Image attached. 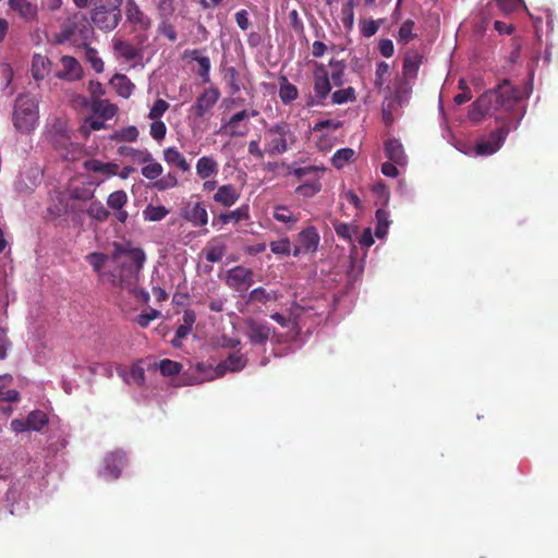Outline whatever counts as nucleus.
<instances>
[{
  "label": "nucleus",
  "instance_id": "423d86ee",
  "mask_svg": "<svg viewBox=\"0 0 558 558\" xmlns=\"http://www.w3.org/2000/svg\"><path fill=\"white\" fill-rule=\"evenodd\" d=\"M324 172L325 168L316 166L294 169L292 173L298 179L304 181V183L295 190L298 196L313 197L315 194H317L322 189L320 178L323 177Z\"/></svg>",
  "mask_w": 558,
  "mask_h": 558
},
{
  "label": "nucleus",
  "instance_id": "0e129e2a",
  "mask_svg": "<svg viewBox=\"0 0 558 558\" xmlns=\"http://www.w3.org/2000/svg\"><path fill=\"white\" fill-rule=\"evenodd\" d=\"M412 31H413V22H411V21L404 22L400 26V29H399V39L404 43H408L413 36Z\"/></svg>",
  "mask_w": 558,
  "mask_h": 558
},
{
  "label": "nucleus",
  "instance_id": "79ce46f5",
  "mask_svg": "<svg viewBox=\"0 0 558 558\" xmlns=\"http://www.w3.org/2000/svg\"><path fill=\"white\" fill-rule=\"evenodd\" d=\"M149 135L156 142L160 143L167 135V126L162 120H151Z\"/></svg>",
  "mask_w": 558,
  "mask_h": 558
},
{
  "label": "nucleus",
  "instance_id": "9b49d317",
  "mask_svg": "<svg viewBox=\"0 0 558 558\" xmlns=\"http://www.w3.org/2000/svg\"><path fill=\"white\" fill-rule=\"evenodd\" d=\"M220 98V92L217 87L210 86L203 90L196 98L195 104L192 106L191 111L197 118L205 117L217 104Z\"/></svg>",
  "mask_w": 558,
  "mask_h": 558
},
{
  "label": "nucleus",
  "instance_id": "72a5a7b5",
  "mask_svg": "<svg viewBox=\"0 0 558 558\" xmlns=\"http://www.w3.org/2000/svg\"><path fill=\"white\" fill-rule=\"evenodd\" d=\"M162 165L157 161L153 155L149 157V161H147L141 169L142 175L147 180L158 179L162 174Z\"/></svg>",
  "mask_w": 558,
  "mask_h": 558
},
{
  "label": "nucleus",
  "instance_id": "c85d7f7f",
  "mask_svg": "<svg viewBox=\"0 0 558 558\" xmlns=\"http://www.w3.org/2000/svg\"><path fill=\"white\" fill-rule=\"evenodd\" d=\"M299 96V92L295 85L290 83L286 76H281L279 80V98L284 105H289L294 101Z\"/></svg>",
  "mask_w": 558,
  "mask_h": 558
},
{
  "label": "nucleus",
  "instance_id": "c9c22d12",
  "mask_svg": "<svg viewBox=\"0 0 558 558\" xmlns=\"http://www.w3.org/2000/svg\"><path fill=\"white\" fill-rule=\"evenodd\" d=\"M28 426L32 427V430L39 432L48 424V416L44 413V411L34 410L29 412L28 416L23 420Z\"/></svg>",
  "mask_w": 558,
  "mask_h": 558
},
{
  "label": "nucleus",
  "instance_id": "8fccbe9b",
  "mask_svg": "<svg viewBox=\"0 0 558 558\" xmlns=\"http://www.w3.org/2000/svg\"><path fill=\"white\" fill-rule=\"evenodd\" d=\"M159 316L160 312L158 310L149 308L148 311L136 316L135 323L142 328H147L149 326V323L154 322Z\"/></svg>",
  "mask_w": 558,
  "mask_h": 558
},
{
  "label": "nucleus",
  "instance_id": "9d476101",
  "mask_svg": "<svg viewBox=\"0 0 558 558\" xmlns=\"http://www.w3.org/2000/svg\"><path fill=\"white\" fill-rule=\"evenodd\" d=\"M245 335L253 345H264L270 338L274 329L267 323L253 317L245 319Z\"/></svg>",
  "mask_w": 558,
  "mask_h": 558
},
{
  "label": "nucleus",
  "instance_id": "864d4df0",
  "mask_svg": "<svg viewBox=\"0 0 558 558\" xmlns=\"http://www.w3.org/2000/svg\"><path fill=\"white\" fill-rule=\"evenodd\" d=\"M194 60L199 65L198 74L202 77L203 82L207 83L209 82V72H210V60L206 56H195Z\"/></svg>",
  "mask_w": 558,
  "mask_h": 558
},
{
  "label": "nucleus",
  "instance_id": "338daca9",
  "mask_svg": "<svg viewBox=\"0 0 558 558\" xmlns=\"http://www.w3.org/2000/svg\"><path fill=\"white\" fill-rule=\"evenodd\" d=\"M377 31H378V26L375 23V21L371 20V21H363L362 22L361 33L365 37H371V36L375 35Z\"/></svg>",
  "mask_w": 558,
  "mask_h": 558
},
{
  "label": "nucleus",
  "instance_id": "de8ad7c7",
  "mask_svg": "<svg viewBox=\"0 0 558 558\" xmlns=\"http://www.w3.org/2000/svg\"><path fill=\"white\" fill-rule=\"evenodd\" d=\"M269 247L274 255L288 256L291 253V243L288 238L270 242Z\"/></svg>",
  "mask_w": 558,
  "mask_h": 558
},
{
  "label": "nucleus",
  "instance_id": "a211bd4d",
  "mask_svg": "<svg viewBox=\"0 0 558 558\" xmlns=\"http://www.w3.org/2000/svg\"><path fill=\"white\" fill-rule=\"evenodd\" d=\"M162 157L169 167H175L182 172H189L191 170V166L184 155L174 146L163 149Z\"/></svg>",
  "mask_w": 558,
  "mask_h": 558
},
{
  "label": "nucleus",
  "instance_id": "7c9ffc66",
  "mask_svg": "<svg viewBox=\"0 0 558 558\" xmlns=\"http://www.w3.org/2000/svg\"><path fill=\"white\" fill-rule=\"evenodd\" d=\"M84 168L87 171L102 173L109 177L116 174L118 166L110 162H101L97 159H90L84 162Z\"/></svg>",
  "mask_w": 558,
  "mask_h": 558
},
{
  "label": "nucleus",
  "instance_id": "f8f14e48",
  "mask_svg": "<svg viewBox=\"0 0 558 558\" xmlns=\"http://www.w3.org/2000/svg\"><path fill=\"white\" fill-rule=\"evenodd\" d=\"M60 63L62 69L56 73L58 78L75 82L83 77V68L74 57L63 56L60 59Z\"/></svg>",
  "mask_w": 558,
  "mask_h": 558
},
{
  "label": "nucleus",
  "instance_id": "20e7f679",
  "mask_svg": "<svg viewBox=\"0 0 558 558\" xmlns=\"http://www.w3.org/2000/svg\"><path fill=\"white\" fill-rule=\"evenodd\" d=\"M61 205L66 209L87 207V209H101V204L93 199V190L89 185L72 182L68 190L62 193Z\"/></svg>",
  "mask_w": 558,
  "mask_h": 558
},
{
  "label": "nucleus",
  "instance_id": "f3484780",
  "mask_svg": "<svg viewBox=\"0 0 558 558\" xmlns=\"http://www.w3.org/2000/svg\"><path fill=\"white\" fill-rule=\"evenodd\" d=\"M112 49L116 58L123 59L128 62L134 61L138 57V50L131 43L121 38L113 37L111 40Z\"/></svg>",
  "mask_w": 558,
  "mask_h": 558
},
{
  "label": "nucleus",
  "instance_id": "6e6552de",
  "mask_svg": "<svg viewBox=\"0 0 558 558\" xmlns=\"http://www.w3.org/2000/svg\"><path fill=\"white\" fill-rule=\"evenodd\" d=\"M121 19L120 10L102 4L96 5L92 12V22L101 31L114 29Z\"/></svg>",
  "mask_w": 558,
  "mask_h": 558
},
{
  "label": "nucleus",
  "instance_id": "cd10ccee",
  "mask_svg": "<svg viewBox=\"0 0 558 558\" xmlns=\"http://www.w3.org/2000/svg\"><path fill=\"white\" fill-rule=\"evenodd\" d=\"M226 244L219 239L208 242L204 248L205 259L209 263H218L226 255Z\"/></svg>",
  "mask_w": 558,
  "mask_h": 558
},
{
  "label": "nucleus",
  "instance_id": "37998d69",
  "mask_svg": "<svg viewBox=\"0 0 558 558\" xmlns=\"http://www.w3.org/2000/svg\"><path fill=\"white\" fill-rule=\"evenodd\" d=\"M178 184H179V180H178L177 174H174L172 172H168L166 175H163L161 178L159 177L158 180L154 183V186L159 191H165V190L173 189V187L178 186Z\"/></svg>",
  "mask_w": 558,
  "mask_h": 558
},
{
  "label": "nucleus",
  "instance_id": "aec40b11",
  "mask_svg": "<svg viewBox=\"0 0 558 558\" xmlns=\"http://www.w3.org/2000/svg\"><path fill=\"white\" fill-rule=\"evenodd\" d=\"M244 365H246V360H244L242 354L239 352L231 353L225 361L216 366V374L223 376L227 372H238L243 369Z\"/></svg>",
  "mask_w": 558,
  "mask_h": 558
},
{
  "label": "nucleus",
  "instance_id": "393cba45",
  "mask_svg": "<svg viewBox=\"0 0 558 558\" xmlns=\"http://www.w3.org/2000/svg\"><path fill=\"white\" fill-rule=\"evenodd\" d=\"M319 235L314 227H308L298 234L296 245L304 246L307 251L318 250Z\"/></svg>",
  "mask_w": 558,
  "mask_h": 558
},
{
  "label": "nucleus",
  "instance_id": "a878e982",
  "mask_svg": "<svg viewBox=\"0 0 558 558\" xmlns=\"http://www.w3.org/2000/svg\"><path fill=\"white\" fill-rule=\"evenodd\" d=\"M110 85L117 94L123 98H129L134 92L135 85L124 74H114L110 80Z\"/></svg>",
  "mask_w": 558,
  "mask_h": 558
},
{
  "label": "nucleus",
  "instance_id": "5fc2aeb1",
  "mask_svg": "<svg viewBox=\"0 0 558 558\" xmlns=\"http://www.w3.org/2000/svg\"><path fill=\"white\" fill-rule=\"evenodd\" d=\"M270 318H272L274 322L279 324L281 328H289L291 330H294V332L296 333L299 332L298 322H295V319H291L279 313L270 315Z\"/></svg>",
  "mask_w": 558,
  "mask_h": 558
},
{
  "label": "nucleus",
  "instance_id": "09e8293b",
  "mask_svg": "<svg viewBox=\"0 0 558 558\" xmlns=\"http://www.w3.org/2000/svg\"><path fill=\"white\" fill-rule=\"evenodd\" d=\"M128 196L123 191H116L108 196L107 203L110 209H122L126 204Z\"/></svg>",
  "mask_w": 558,
  "mask_h": 558
},
{
  "label": "nucleus",
  "instance_id": "603ef678",
  "mask_svg": "<svg viewBox=\"0 0 558 558\" xmlns=\"http://www.w3.org/2000/svg\"><path fill=\"white\" fill-rule=\"evenodd\" d=\"M377 226L376 230H374V236L378 239H384L387 234L388 221H387V211H376Z\"/></svg>",
  "mask_w": 558,
  "mask_h": 558
},
{
  "label": "nucleus",
  "instance_id": "a18cd8bd",
  "mask_svg": "<svg viewBox=\"0 0 558 558\" xmlns=\"http://www.w3.org/2000/svg\"><path fill=\"white\" fill-rule=\"evenodd\" d=\"M85 54H86L87 61L90 63L92 68L97 73L104 72V69H105L104 61L101 60V58L98 57V52L95 48L86 46Z\"/></svg>",
  "mask_w": 558,
  "mask_h": 558
},
{
  "label": "nucleus",
  "instance_id": "6e6d98bb",
  "mask_svg": "<svg viewBox=\"0 0 558 558\" xmlns=\"http://www.w3.org/2000/svg\"><path fill=\"white\" fill-rule=\"evenodd\" d=\"M496 1H497V5L499 7V9L506 14H509L524 5L523 0H496Z\"/></svg>",
  "mask_w": 558,
  "mask_h": 558
},
{
  "label": "nucleus",
  "instance_id": "4be33fe9",
  "mask_svg": "<svg viewBox=\"0 0 558 558\" xmlns=\"http://www.w3.org/2000/svg\"><path fill=\"white\" fill-rule=\"evenodd\" d=\"M281 298V294L278 291H267L263 287H257L250 291L248 296H246V304L252 303H260L266 304L269 302H277Z\"/></svg>",
  "mask_w": 558,
  "mask_h": 558
},
{
  "label": "nucleus",
  "instance_id": "13d9d810",
  "mask_svg": "<svg viewBox=\"0 0 558 558\" xmlns=\"http://www.w3.org/2000/svg\"><path fill=\"white\" fill-rule=\"evenodd\" d=\"M420 66V60L417 56H408L404 59L403 72L405 75H415Z\"/></svg>",
  "mask_w": 558,
  "mask_h": 558
},
{
  "label": "nucleus",
  "instance_id": "473e14b6",
  "mask_svg": "<svg viewBox=\"0 0 558 558\" xmlns=\"http://www.w3.org/2000/svg\"><path fill=\"white\" fill-rule=\"evenodd\" d=\"M330 68L329 78L335 86L343 85V76L347 69V64L342 60L331 59L328 63Z\"/></svg>",
  "mask_w": 558,
  "mask_h": 558
},
{
  "label": "nucleus",
  "instance_id": "f03ea898",
  "mask_svg": "<svg viewBox=\"0 0 558 558\" xmlns=\"http://www.w3.org/2000/svg\"><path fill=\"white\" fill-rule=\"evenodd\" d=\"M85 259L102 281L114 288L131 290L136 286L146 254L131 242H112L111 256L92 252Z\"/></svg>",
  "mask_w": 558,
  "mask_h": 558
},
{
  "label": "nucleus",
  "instance_id": "2eb2a0df",
  "mask_svg": "<svg viewBox=\"0 0 558 558\" xmlns=\"http://www.w3.org/2000/svg\"><path fill=\"white\" fill-rule=\"evenodd\" d=\"M8 4L25 22H34L37 19V4L31 0H9Z\"/></svg>",
  "mask_w": 558,
  "mask_h": 558
},
{
  "label": "nucleus",
  "instance_id": "1a4fd4ad",
  "mask_svg": "<svg viewBox=\"0 0 558 558\" xmlns=\"http://www.w3.org/2000/svg\"><path fill=\"white\" fill-rule=\"evenodd\" d=\"M226 286L240 293L246 291L253 286V270L236 266L226 271Z\"/></svg>",
  "mask_w": 558,
  "mask_h": 558
},
{
  "label": "nucleus",
  "instance_id": "412c9836",
  "mask_svg": "<svg viewBox=\"0 0 558 558\" xmlns=\"http://www.w3.org/2000/svg\"><path fill=\"white\" fill-rule=\"evenodd\" d=\"M385 154L388 159L398 166L407 165V155L402 144L398 140H389L385 143Z\"/></svg>",
  "mask_w": 558,
  "mask_h": 558
},
{
  "label": "nucleus",
  "instance_id": "f257e3e1",
  "mask_svg": "<svg viewBox=\"0 0 558 558\" xmlns=\"http://www.w3.org/2000/svg\"><path fill=\"white\" fill-rule=\"evenodd\" d=\"M521 94L518 88L508 81L496 88L485 92L473 102L469 117L473 121H480L486 114L493 116L505 125L481 140L476 145V153L489 156L500 149L509 132L517 129L525 114L520 105Z\"/></svg>",
  "mask_w": 558,
  "mask_h": 558
},
{
  "label": "nucleus",
  "instance_id": "774afa93",
  "mask_svg": "<svg viewBox=\"0 0 558 558\" xmlns=\"http://www.w3.org/2000/svg\"><path fill=\"white\" fill-rule=\"evenodd\" d=\"M235 21H236L238 26L243 31H246L250 26L248 14L245 10H241V11L236 12Z\"/></svg>",
  "mask_w": 558,
  "mask_h": 558
},
{
  "label": "nucleus",
  "instance_id": "58836bf2",
  "mask_svg": "<svg viewBox=\"0 0 558 558\" xmlns=\"http://www.w3.org/2000/svg\"><path fill=\"white\" fill-rule=\"evenodd\" d=\"M138 137V130L134 125H130L123 128L121 130L116 131L110 138L113 141H122V142H135Z\"/></svg>",
  "mask_w": 558,
  "mask_h": 558
},
{
  "label": "nucleus",
  "instance_id": "7ed1b4c3",
  "mask_svg": "<svg viewBox=\"0 0 558 558\" xmlns=\"http://www.w3.org/2000/svg\"><path fill=\"white\" fill-rule=\"evenodd\" d=\"M38 99L35 96L24 94L15 100L13 123L17 131L31 133L38 124Z\"/></svg>",
  "mask_w": 558,
  "mask_h": 558
},
{
  "label": "nucleus",
  "instance_id": "b1692460",
  "mask_svg": "<svg viewBox=\"0 0 558 558\" xmlns=\"http://www.w3.org/2000/svg\"><path fill=\"white\" fill-rule=\"evenodd\" d=\"M41 172L39 169H33L28 173H22L16 182L15 190L25 193L33 190L40 181Z\"/></svg>",
  "mask_w": 558,
  "mask_h": 558
},
{
  "label": "nucleus",
  "instance_id": "bf43d9fd",
  "mask_svg": "<svg viewBox=\"0 0 558 558\" xmlns=\"http://www.w3.org/2000/svg\"><path fill=\"white\" fill-rule=\"evenodd\" d=\"M130 378H132L133 383L138 387L144 386V381H146V376H144V368L140 364H134L130 367Z\"/></svg>",
  "mask_w": 558,
  "mask_h": 558
},
{
  "label": "nucleus",
  "instance_id": "052dcab7",
  "mask_svg": "<svg viewBox=\"0 0 558 558\" xmlns=\"http://www.w3.org/2000/svg\"><path fill=\"white\" fill-rule=\"evenodd\" d=\"M192 331V326L186 325H180V327L177 328V332H174V337L172 339V345L173 348H180L182 340L187 337Z\"/></svg>",
  "mask_w": 558,
  "mask_h": 558
},
{
  "label": "nucleus",
  "instance_id": "e433bc0d",
  "mask_svg": "<svg viewBox=\"0 0 558 558\" xmlns=\"http://www.w3.org/2000/svg\"><path fill=\"white\" fill-rule=\"evenodd\" d=\"M355 151L351 148H341L338 149L332 158L331 162L337 169H342L345 165H348L354 157Z\"/></svg>",
  "mask_w": 558,
  "mask_h": 558
},
{
  "label": "nucleus",
  "instance_id": "c756f323",
  "mask_svg": "<svg viewBox=\"0 0 558 558\" xmlns=\"http://www.w3.org/2000/svg\"><path fill=\"white\" fill-rule=\"evenodd\" d=\"M12 376L4 374L0 376V401L2 402H16L20 399V393L16 390L8 389L12 385Z\"/></svg>",
  "mask_w": 558,
  "mask_h": 558
},
{
  "label": "nucleus",
  "instance_id": "0eeeda50",
  "mask_svg": "<svg viewBox=\"0 0 558 558\" xmlns=\"http://www.w3.org/2000/svg\"><path fill=\"white\" fill-rule=\"evenodd\" d=\"M314 78V97L311 105H319L328 97L331 90V83L329 78V71L324 63L316 62L313 70Z\"/></svg>",
  "mask_w": 558,
  "mask_h": 558
},
{
  "label": "nucleus",
  "instance_id": "680f3d73",
  "mask_svg": "<svg viewBox=\"0 0 558 558\" xmlns=\"http://www.w3.org/2000/svg\"><path fill=\"white\" fill-rule=\"evenodd\" d=\"M353 240H356L362 248H369L374 244V235H372L371 228H365L362 234L356 235Z\"/></svg>",
  "mask_w": 558,
  "mask_h": 558
},
{
  "label": "nucleus",
  "instance_id": "6ab92c4d",
  "mask_svg": "<svg viewBox=\"0 0 558 558\" xmlns=\"http://www.w3.org/2000/svg\"><path fill=\"white\" fill-rule=\"evenodd\" d=\"M195 169L197 177L206 180L217 175L219 163L213 156H203L197 160Z\"/></svg>",
  "mask_w": 558,
  "mask_h": 558
},
{
  "label": "nucleus",
  "instance_id": "2f4dec72",
  "mask_svg": "<svg viewBox=\"0 0 558 558\" xmlns=\"http://www.w3.org/2000/svg\"><path fill=\"white\" fill-rule=\"evenodd\" d=\"M332 228H335V232L338 238L349 243H353V239L357 235V226L354 223L335 221L332 222Z\"/></svg>",
  "mask_w": 558,
  "mask_h": 558
},
{
  "label": "nucleus",
  "instance_id": "4d7b16f0",
  "mask_svg": "<svg viewBox=\"0 0 558 558\" xmlns=\"http://www.w3.org/2000/svg\"><path fill=\"white\" fill-rule=\"evenodd\" d=\"M388 73H389L388 63H386L384 61L377 63L376 77H375V82H374L376 87L380 88L384 85Z\"/></svg>",
  "mask_w": 558,
  "mask_h": 558
},
{
  "label": "nucleus",
  "instance_id": "ddd939ff",
  "mask_svg": "<svg viewBox=\"0 0 558 558\" xmlns=\"http://www.w3.org/2000/svg\"><path fill=\"white\" fill-rule=\"evenodd\" d=\"M125 16L136 31H146L151 25L150 19L140 9L134 0L126 1Z\"/></svg>",
  "mask_w": 558,
  "mask_h": 558
},
{
  "label": "nucleus",
  "instance_id": "4468645a",
  "mask_svg": "<svg viewBox=\"0 0 558 558\" xmlns=\"http://www.w3.org/2000/svg\"><path fill=\"white\" fill-rule=\"evenodd\" d=\"M125 463V456L121 452H110L105 457V469H102V476L109 480H117L122 472L123 464Z\"/></svg>",
  "mask_w": 558,
  "mask_h": 558
},
{
  "label": "nucleus",
  "instance_id": "f704fd0d",
  "mask_svg": "<svg viewBox=\"0 0 558 558\" xmlns=\"http://www.w3.org/2000/svg\"><path fill=\"white\" fill-rule=\"evenodd\" d=\"M247 211H221L218 217L214 219V227H222L229 222H239L247 219Z\"/></svg>",
  "mask_w": 558,
  "mask_h": 558
},
{
  "label": "nucleus",
  "instance_id": "49530a36",
  "mask_svg": "<svg viewBox=\"0 0 558 558\" xmlns=\"http://www.w3.org/2000/svg\"><path fill=\"white\" fill-rule=\"evenodd\" d=\"M169 109V104L163 99H157L148 112L149 120H161L162 116Z\"/></svg>",
  "mask_w": 558,
  "mask_h": 558
},
{
  "label": "nucleus",
  "instance_id": "c03bdc74",
  "mask_svg": "<svg viewBox=\"0 0 558 558\" xmlns=\"http://www.w3.org/2000/svg\"><path fill=\"white\" fill-rule=\"evenodd\" d=\"M372 194L376 198L375 206L385 207L388 204L389 193L386 186L377 183L372 187Z\"/></svg>",
  "mask_w": 558,
  "mask_h": 558
},
{
  "label": "nucleus",
  "instance_id": "4c0bfd02",
  "mask_svg": "<svg viewBox=\"0 0 558 558\" xmlns=\"http://www.w3.org/2000/svg\"><path fill=\"white\" fill-rule=\"evenodd\" d=\"M356 98V93L353 87H347L343 89H338L332 93L331 100L335 105H343L347 102H352Z\"/></svg>",
  "mask_w": 558,
  "mask_h": 558
},
{
  "label": "nucleus",
  "instance_id": "39448f33",
  "mask_svg": "<svg viewBox=\"0 0 558 558\" xmlns=\"http://www.w3.org/2000/svg\"><path fill=\"white\" fill-rule=\"evenodd\" d=\"M265 153L280 155L288 149V143L292 141L290 125L281 122L269 128L264 135Z\"/></svg>",
  "mask_w": 558,
  "mask_h": 558
},
{
  "label": "nucleus",
  "instance_id": "a19ab883",
  "mask_svg": "<svg viewBox=\"0 0 558 558\" xmlns=\"http://www.w3.org/2000/svg\"><path fill=\"white\" fill-rule=\"evenodd\" d=\"M182 365L171 360H162L159 362V371L166 377H172L181 372Z\"/></svg>",
  "mask_w": 558,
  "mask_h": 558
},
{
  "label": "nucleus",
  "instance_id": "ea45409f",
  "mask_svg": "<svg viewBox=\"0 0 558 558\" xmlns=\"http://www.w3.org/2000/svg\"><path fill=\"white\" fill-rule=\"evenodd\" d=\"M341 22L347 31H351L354 25V2L352 0L343 4L341 10Z\"/></svg>",
  "mask_w": 558,
  "mask_h": 558
},
{
  "label": "nucleus",
  "instance_id": "dca6fc26",
  "mask_svg": "<svg viewBox=\"0 0 558 558\" xmlns=\"http://www.w3.org/2000/svg\"><path fill=\"white\" fill-rule=\"evenodd\" d=\"M240 195L241 191L239 187L233 184H223L218 187L214 195V201L223 207H231L240 198Z\"/></svg>",
  "mask_w": 558,
  "mask_h": 558
},
{
  "label": "nucleus",
  "instance_id": "bb28decb",
  "mask_svg": "<svg viewBox=\"0 0 558 558\" xmlns=\"http://www.w3.org/2000/svg\"><path fill=\"white\" fill-rule=\"evenodd\" d=\"M92 111L102 120H109L117 114L118 107L109 100L95 98L92 101Z\"/></svg>",
  "mask_w": 558,
  "mask_h": 558
},
{
  "label": "nucleus",
  "instance_id": "3c124183",
  "mask_svg": "<svg viewBox=\"0 0 558 558\" xmlns=\"http://www.w3.org/2000/svg\"><path fill=\"white\" fill-rule=\"evenodd\" d=\"M184 220L192 222L195 227H203L208 222L206 211H184Z\"/></svg>",
  "mask_w": 558,
  "mask_h": 558
},
{
  "label": "nucleus",
  "instance_id": "5701e85b",
  "mask_svg": "<svg viewBox=\"0 0 558 558\" xmlns=\"http://www.w3.org/2000/svg\"><path fill=\"white\" fill-rule=\"evenodd\" d=\"M51 70L50 60L39 53H35L32 60V76L35 81L44 80Z\"/></svg>",
  "mask_w": 558,
  "mask_h": 558
},
{
  "label": "nucleus",
  "instance_id": "e2e57ef3",
  "mask_svg": "<svg viewBox=\"0 0 558 558\" xmlns=\"http://www.w3.org/2000/svg\"><path fill=\"white\" fill-rule=\"evenodd\" d=\"M459 87L460 89H462V92L458 94L453 100L457 105H462L469 101L472 98V95L470 89L466 87V83L464 80L459 81Z\"/></svg>",
  "mask_w": 558,
  "mask_h": 558
},
{
  "label": "nucleus",
  "instance_id": "69168bd1",
  "mask_svg": "<svg viewBox=\"0 0 558 558\" xmlns=\"http://www.w3.org/2000/svg\"><path fill=\"white\" fill-rule=\"evenodd\" d=\"M247 118H248V111H246V110L236 112L235 114H233L230 118L227 125L232 130V134H235V129L238 128V124Z\"/></svg>",
  "mask_w": 558,
  "mask_h": 558
}]
</instances>
